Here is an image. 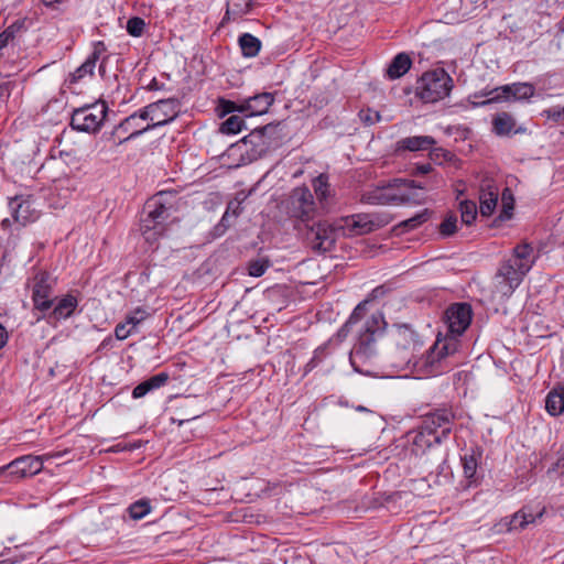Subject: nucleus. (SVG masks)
<instances>
[{"label":"nucleus","instance_id":"1","mask_svg":"<svg viewBox=\"0 0 564 564\" xmlns=\"http://www.w3.org/2000/svg\"><path fill=\"white\" fill-rule=\"evenodd\" d=\"M535 262L533 247L529 243L517 245L512 254L501 262L495 274L494 292L501 299H509L521 284L525 274Z\"/></svg>","mask_w":564,"mask_h":564},{"label":"nucleus","instance_id":"2","mask_svg":"<svg viewBox=\"0 0 564 564\" xmlns=\"http://www.w3.org/2000/svg\"><path fill=\"white\" fill-rule=\"evenodd\" d=\"M386 326L387 322L381 312L371 314L366 321L364 330L349 355L355 371L368 376L373 373V359L377 356L376 341L383 335Z\"/></svg>","mask_w":564,"mask_h":564},{"label":"nucleus","instance_id":"3","mask_svg":"<svg viewBox=\"0 0 564 564\" xmlns=\"http://www.w3.org/2000/svg\"><path fill=\"white\" fill-rule=\"evenodd\" d=\"M169 197H173L171 192H160L145 204V216L141 218L140 231L150 245L156 242L165 232V221L172 208Z\"/></svg>","mask_w":564,"mask_h":564},{"label":"nucleus","instance_id":"4","mask_svg":"<svg viewBox=\"0 0 564 564\" xmlns=\"http://www.w3.org/2000/svg\"><path fill=\"white\" fill-rule=\"evenodd\" d=\"M454 88L453 78L444 68H435L422 74L415 86V95L424 102H437L448 97Z\"/></svg>","mask_w":564,"mask_h":564},{"label":"nucleus","instance_id":"5","mask_svg":"<svg viewBox=\"0 0 564 564\" xmlns=\"http://www.w3.org/2000/svg\"><path fill=\"white\" fill-rule=\"evenodd\" d=\"M56 286V278L45 270H34L26 281V288L31 291V300L33 310L42 313L37 321L44 318L46 313L53 307L56 300L54 289Z\"/></svg>","mask_w":564,"mask_h":564},{"label":"nucleus","instance_id":"6","mask_svg":"<svg viewBox=\"0 0 564 564\" xmlns=\"http://www.w3.org/2000/svg\"><path fill=\"white\" fill-rule=\"evenodd\" d=\"M285 210L290 218L308 225L315 219L316 204L314 195L307 186L293 188L285 202Z\"/></svg>","mask_w":564,"mask_h":564},{"label":"nucleus","instance_id":"7","mask_svg":"<svg viewBox=\"0 0 564 564\" xmlns=\"http://www.w3.org/2000/svg\"><path fill=\"white\" fill-rule=\"evenodd\" d=\"M107 112L108 106L105 101L74 109L70 117V127L77 131L95 133L100 129Z\"/></svg>","mask_w":564,"mask_h":564},{"label":"nucleus","instance_id":"8","mask_svg":"<svg viewBox=\"0 0 564 564\" xmlns=\"http://www.w3.org/2000/svg\"><path fill=\"white\" fill-rule=\"evenodd\" d=\"M306 229V239L311 248L317 252H327L334 248L335 241L340 231L338 224H329L328 221H312L304 225Z\"/></svg>","mask_w":564,"mask_h":564},{"label":"nucleus","instance_id":"9","mask_svg":"<svg viewBox=\"0 0 564 564\" xmlns=\"http://www.w3.org/2000/svg\"><path fill=\"white\" fill-rule=\"evenodd\" d=\"M43 468L41 456L24 455L15 458L8 465L0 467V475L6 474L10 481L39 474Z\"/></svg>","mask_w":564,"mask_h":564},{"label":"nucleus","instance_id":"10","mask_svg":"<svg viewBox=\"0 0 564 564\" xmlns=\"http://www.w3.org/2000/svg\"><path fill=\"white\" fill-rule=\"evenodd\" d=\"M455 414L451 409H438L424 416L421 427L444 441L452 432Z\"/></svg>","mask_w":564,"mask_h":564},{"label":"nucleus","instance_id":"11","mask_svg":"<svg viewBox=\"0 0 564 564\" xmlns=\"http://www.w3.org/2000/svg\"><path fill=\"white\" fill-rule=\"evenodd\" d=\"M448 332L453 336H460L468 328L473 318L471 306L468 303L452 304L445 312Z\"/></svg>","mask_w":564,"mask_h":564},{"label":"nucleus","instance_id":"12","mask_svg":"<svg viewBox=\"0 0 564 564\" xmlns=\"http://www.w3.org/2000/svg\"><path fill=\"white\" fill-rule=\"evenodd\" d=\"M338 228L343 236H361L376 230L379 225L369 214H355L341 218Z\"/></svg>","mask_w":564,"mask_h":564},{"label":"nucleus","instance_id":"13","mask_svg":"<svg viewBox=\"0 0 564 564\" xmlns=\"http://www.w3.org/2000/svg\"><path fill=\"white\" fill-rule=\"evenodd\" d=\"M9 207L14 223L21 226L34 223L40 217V210L35 207V202L30 195H18L11 198Z\"/></svg>","mask_w":564,"mask_h":564},{"label":"nucleus","instance_id":"14","mask_svg":"<svg viewBox=\"0 0 564 564\" xmlns=\"http://www.w3.org/2000/svg\"><path fill=\"white\" fill-rule=\"evenodd\" d=\"M276 126L274 123H269L263 127H259L253 129L249 134L242 138L241 142L245 145H250V155L252 158H260L265 154L270 148H272V142L265 140L267 132H275Z\"/></svg>","mask_w":564,"mask_h":564},{"label":"nucleus","instance_id":"15","mask_svg":"<svg viewBox=\"0 0 564 564\" xmlns=\"http://www.w3.org/2000/svg\"><path fill=\"white\" fill-rule=\"evenodd\" d=\"M180 101L176 98L161 99L151 102L154 108V117H151V126L153 129L163 127L172 122L180 112Z\"/></svg>","mask_w":564,"mask_h":564},{"label":"nucleus","instance_id":"16","mask_svg":"<svg viewBox=\"0 0 564 564\" xmlns=\"http://www.w3.org/2000/svg\"><path fill=\"white\" fill-rule=\"evenodd\" d=\"M153 130L150 122L141 124L138 122L135 115L124 118L112 131V135L118 137V144H122L129 140L135 139L143 133Z\"/></svg>","mask_w":564,"mask_h":564},{"label":"nucleus","instance_id":"17","mask_svg":"<svg viewBox=\"0 0 564 564\" xmlns=\"http://www.w3.org/2000/svg\"><path fill=\"white\" fill-rule=\"evenodd\" d=\"M482 458V449L479 446H471L465 449L460 456L464 476L468 480V485H477L481 479V475L478 473L479 463Z\"/></svg>","mask_w":564,"mask_h":564},{"label":"nucleus","instance_id":"18","mask_svg":"<svg viewBox=\"0 0 564 564\" xmlns=\"http://www.w3.org/2000/svg\"><path fill=\"white\" fill-rule=\"evenodd\" d=\"M491 131L498 137H510L511 134H523L527 128L517 126L514 117L507 111L497 112L491 120Z\"/></svg>","mask_w":564,"mask_h":564},{"label":"nucleus","instance_id":"19","mask_svg":"<svg viewBox=\"0 0 564 564\" xmlns=\"http://www.w3.org/2000/svg\"><path fill=\"white\" fill-rule=\"evenodd\" d=\"M544 513V508L539 506H523L517 511L509 521V531H521L528 528L529 524L535 523L541 519Z\"/></svg>","mask_w":564,"mask_h":564},{"label":"nucleus","instance_id":"20","mask_svg":"<svg viewBox=\"0 0 564 564\" xmlns=\"http://www.w3.org/2000/svg\"><path fill=\"white\" fill-rule=\"evenodd\" d=\"M274 100V94L268 91L259 93L251 97L245 98V116L253 117L267 113L269 108L273 105Z\"/></svg>","mask_w":564,"mask_h":564},{"label":"nucleus","instance_id":"21","mask_svg":"<svg viewBox=\"0 0 564 564\" xmlns=\"http://www.w3.org/2000/svg\"><path fill=\"white\" fill-rule=\"evenodd\" d=\"M254 6V0H227L226 11L220 25L224 26L229 22L242 21L247 14L251 13Z\"/></svg>","mask_w":564,"mask_h":564},{"label":"nucleus","instance_id":"22","mask_svg":"<svg viewBox=\"0 0 564 564\" xmlns=\"http://www.w3.org/2000/svg\"><path fill=\"white\" fill-rule=\"evenodd\" d=\"M411 175L413 176H422V175H431L427 181L424 182H415L410 181L409 186L420 189H432L438 188L444 184V180L438 174L434 173V169L430 163L416 164L411 170Z\"/></svg>","mask_w":564,"mask_h":564},{"label":"nucleus","instance_id":"23","mask_svg":"<svg viewBox=\"0 0 564 564\" xmlns=\"http://www.w3.org/2000/svg\"><path fill=\"white\" fill-rule=\"evenodd\" d=\"M106 45L99 41L95 44L94 51L87 57V59L70 74V83H77L86 76H93L96 63L100 58V55L106 52Z\"/></svg>","mask_w":564,"mask_h":564},{"label":"nucleus","instance_id":"24","mask_svg":"<svg viewBox=\"0 0 564 564\" xmlns=\"http://www.w3.org/2000/svg\"><path fill=\"white\" fill-rule=\"evenodd\" d=\"M78 305V300L72 294H66L57 301L55 306L51 308L44 318L48 322H59L72 316Z\"/></svg>","mask_w":564,"mask_h":564},{"label":"nucleus","instance_id":"25","mask_svg":"<svg viewBox=\"0 0 564 564\" xmlns=\"http://www.w3.org/2000/svg\"><path fill=\"white\" fill-rule=\"evenodd\" d=\"M499 91L503 94V101H521L533 97L535 88L531 83H513L499 86Z\"/></svg>","mask_w":564,"mask_h":564},{"label":"nucleus","instance_id":"26","mask_svg":"<svg viewBox=\"0 0 564 564\" xmlns=\"http://www.w3.org/2000/svg\"><path fill=\"white\" fill-rule=\"evenodd\" d=\"M393 340L398 348L402 350L414 349L417 345V334L409 324L393 325Z\"/></svg>","mask_w":564,"mask_h":564},{"label":"nucleus","instance_id":"27","mask_svg":"<svg viewBox=\"0 0 564 564\" xmlns=\"http://www.w3.org/2000/svg\"><path fill=\"white\" fill-rule=\"evenodd\" d=\"M436 144V140L431 135H412L402 138L397 142V151H426Z\"/></svg>","mask_w":564,"mask_h":564},{"label":"nucleus","instance_id":"28","mask_svg":"<svg viewBox=\"0 0 564 564\" xmlns=\"http://www.w3.org/2000/svg\"><path fill=\"white\" fill-rule=\"evenodd\" d=\"M442 442L440 436H434L420 426L412 437L411 453L415 456L423 455L427 448L440 445Z\"/></svg>","mask_w":564,"mask_h":564},{"label":"nucleus","instance_id":"29","mask_svg":"<svg viewBox=\"0 0 564 564\" xmlns=\"http://www.w3.org/2000/svg\"><path fill=\"white\" fill-rule=\"evenodd\" d=\"M169 373L166 372H160L150 377L149 379L140 382L137 387H134L132 390V398H142L149 392L165 386L169 381Z\"/></svg>","mask_w":564,"mask_h":564},{"label":"nucleus","instance_id":"30","mask_svg":"<svg viewBox=\"0 0 564 564\" xmlns=\"http://www.w3.org/2000/svg\"><path fill=\"white\" fill-rule=\"evenodd\" d=\"M498 188L494 185H487L480 188L479 210L481 216L488 217L494 213L498 203Z\"/></svg>","mask_w":564,"mask_h":564},{"label":"nucleus","instance_id":"31","mask_svg":"<svg viewBox=\"0 0 564 564\" xmlns=\"http://www.w3.org/2000/svg\"><path fill=\"white\" fill-rule=\"evenodd\" d=\"M545 410L552 416H557L564 412V387L553 388L545 398Z\"/></svg>","mask_w":564,"mask_h":564},{"label":"nucleus","instance_id":"32","mask_svg":"<svg viewBox=\"0 0 564 564\" xmlns=\"http://www.w3.org/2000/svg\"><path fill=\"white\" fill-rule=\"evenodd\" d=\"M412 61L405 53H399L390 63L387 75L390 79H397L403 76L411 67Z\"/></svg>","mask_w":564,"mask_h":564},{"label":"nucleus","instance_id":"33","mask_svg":"<svg viewBox=\"0 0 564 564\" xmlns=\"http://www.w3.org/2000/svg\"><path fill=\"white\" fill-rule=\"evenodd\" d=\"M238 45L245 57H256L262 46L261 41L251 33H242L238 37Z\"/></svg>","mask_w":564,"mask_h":564},{"label":"nucleus","instance_id":"34","mask_svg":"<svg viewBox=\"0 0 564 564\" xmlns=\"http://www.w3.org/2000/svg\"><path fill=\"white\" fill-rule=\"evenodd\" d=\"M25 19H18L0 33V51L3 50L15 36L26 31Z\"/></svg>","mask_w":564,"mask_h":564},{"label":"nucleus","instance_id":"35","mask_svg":"<svg viewBox=\"0 0 564 564\" xmlns=\"http://www.w3.org/2000/svg\"><path fill=\"white\" fill-rule=\"evenodd\" d=\"M367 200L370 204L390 205L403 202L404 198L394 194H390L384 188H378L368 194Z\"/></svg>","mask_w":564,"mask_h":564},{"label":"nucleus","instance_id":"36","mask_svg":"<svg viewBox=\"0 0 564 564\" xmlns=\"http://www.w3.org/2000/svg\"><path fill=\"white\" fill-rule=\"evenodd\" d=\"M312 185L319 203H327L328 198L332 196L328 176L325 174H319L313 180Z\"/></svg>","mask_w":564,"mask_h":564},{"label":"nucleus","instance_id":"37","mask_svg":"<svg viewBox=\"0 0 564 564\" xmlns=\"http://www.w3.org/2000/svg\"><path fill=\"white\" fill-rule=\"evenodd\" d=\"M429 151L430 160L437 165H443L445 163H455L458 161L454 153H452L448 150H445L444 148L433 145L432 148L429 149Z\"/></svg>","mask_w":564,"mask_h":564},{"label":"nucleus","instance_id":"38","mask_svg":"<svg viewBox=\"0 0 564 564\" xmlns=\"http://www.w3.org/2000/svg\"><path fill=\"white\" fill-rule=\"evenodd\" d=\"M462 223L470 226L477 218L478 209L474 200L464 199L459 203Z\"/></svg>","mask_w":564,"mask_h":564},{"label":"nucleus","instance_id":"39","mask_svg":"<svg viewBox=\"0 0 564 564\" xmlns=\"http://www.w3.org/2000/svg\"><path fill=\"white\" fill-rule=\"evenodd\" d=\"M245 128V120L238 115H231L220 124L219 130L224 134H236Z\"/></svg>","mask_w":564,"mask_h":564},{"label":"nucleus","instance_id":"40","mask_svg":"<svg viewBox=\"0 0 564 564\" xmlns=\"http://www.w3.org/2000/svg\"><path fill=\"white\" fill-rule=\"evenodd\" d=\"M151 511L150 500L149 499H140L133 503H131L128 508V513L133 520H141Z\"/></svg>","mask_w":564,"mask_h":564},{"label":"nucleus","instance_id":"41","mask_svg":"<svg viewBox=\"0 0 564 564\" xmlns=\"http://www.w3.org/2000/svg\"><path fill=\"white\" fill-rule=\"evenodd\" d=\"M457 216L454 213H448L444 220L440 224V235L443 238L453 236L457 231Z\"/></svg>","mask_w":564,"mask_h":564},{"label":"nucleus","instance_id":"42","mask_svg":"<svg viewBox=\"0 0 564 564\" xmlns=\"http://www.w3.org/2000/svg\"><path fill=\"white\" fill-rule=\"evenodd\" d=\"M501 95H503V94L499 91V87H496V88L489 89V90L484 89V90L475 94L474 97L475 98L486 97L487 99L479 101V102H475V106L484 107V106L490 105L492 102H501V101H503V97Z\"/></svg>","mask_w":564,"mask_h":564},{"label":"nucleus","instance_id":"43","mask_svg":"<svg viewBox=\"0 0 564 564\" xmlns=\"http://www.w3.org/2000/svg\"><path fill=\"white\" fill-rule=\"evenodd\" d=\"M150 316V313L139 306V307H135L133 311L129 312L126 317H124V321L127 322V324L130 325V327L135 330L137 326L140 325L143 321H145L148 317Z\"/></svg>","mask_w":564,"mask_h":564},{"label":"nucleus","instance_id":"44","mask_svg":"<svg viewBox=\"0 0 564 564\" xmlns=\"http://www.w3.org/2000/svg\"><path fill=\"white\" fill-rule=\"evenodd\" d=\"M430 218V212L429 209H424L413 217L402 221L399 226L403 227L405 230H412L427 221Z\"/></svg>","mask_w":564,"mask_h":564},{"label":"nucleus","instance_id":"45","mask_svg":"<svg viewBox=\"0 0 564 564\" xmlns=\"http://www.w3.org/2000/svg\"><path fill=\"white\" fill-rule=\"evenodd\" d=\"M220 116H226L234 112H239L245 115V106L243 99L241 100H225L220 99Z\"/></svg>","mask_w":564,"mask_h":564},{"label":"nucleus","instance_id":"46","mask_svg":"<svg viewBox=\"0 0 564 564\" xmlns=\"http://www.w3.org/2000/svg\"><path fill=\"white\" fill-rule=\"evenodd\" d=\"M270 262L267 259H256L248 263V273L251 276L259 278L265 273Z\"/></svg>","mask_w":564,"mask_h":564},{"label":"nucleus","instance_id":"47","mask_svg":"<svg viewBox=\"0 0 564 564\" xmlns=\"http://www.w3.org/2000/svg\"><path fill=\"white\" fill-rule=\"evenodd\" d=\"M144 26H145L144 20L139 17L130 18L127 21V32L131 36H135V37L141 36L144 31Z\"/></svg>","mask_w":564,"mask_h":564},{"label":"nucleus","instance_id":"48","mask_svg":"<svg viewBox=\"0 0 564 564\" xmlns=\"http://www.w3.org/2000/svg\"><path fill=\"white\" fill-rule=\"evenodd\" d=\"M246 199L243 193L237 194V196L227 204L226 213H229L230 217L237 218L242 210V203Z\"/></svg>","mask_w":564,"mask_h":564},{"label":"nucleus","instance_id":"49","mask_svg":"<svg viewBox=\"0 0 564 564\" xmlns=\"http://www.w3.org/2000/svg\"><path fill=\"white\" fill-rule=\"evenodd\" d=\"M435 348L437 349L438 359H442L453 355L456 351L457 343L455 340H446L442 346H440V343H437Z\"/></svg>","mask_w":564,"mask_h":564},{"label":"nucleus","instance_id":"50","mask_svg":"<svg viewBox=\"0 0 564 564\" xmlns=\"http://www.w3.org/2000/svg\"><path fill=\"white\" fill-rule=\"evenodd\" d=\"M359 118L365 124L371 126L377 123L381 116L378 111L368 108L359 111Z\"/></svg>","mask_w":564,"mask_h":564},{"label":"nucleus","instance_id":"51","mask_svg":"<svg viewBox=\"0 0 564 564\" xmlns=\"http://www.w3.org/2000/svg\"><path fill=\"white\" fill-rule=\"evenodd\" d=\"M326 347H318L315 351L313 357L307 361V364L304 367V375H307L311 372L314 368L317 367V365L322 361L324 351Z\"/></svg>","mask_w":564,"mask_h":564},{"label":"nucleus","instance_id":"52","mask_svg":"<svg viewBox=\"0 0 564 564\" xmlns=\"http://www.w3.org/2000/svg\"><path fill=\"white\" fill-rule=\"evenodd\" d=\"M133 333L134 330L130 327L129 324H127L126 321L117 324L115 327V336L119 340H124Z\"/></svg>","mask_w":564,"mask_h":564},{"label":"nucleus","instance_id":"53","mask_svg":"<svg viewBox=\"0 0 564 564\" xmlns=\"http://www.w3.org/2000/svg\"><path fill=\"white\" fill-rule=\"evenodd\" d=\"M368 304V300H365L360 302L350 314L349 318L347 319L349 323L355 325L358 323L366 314V305Z\"/></svg>","mask_w":564,"mask_h":564},{"label":"nucleus","instance_id":"54","mask_svg":"<svg viewBox=\"0 0 564 564\" xmlns=\"http://www.w3.org/2000/svg\"><path fill=\"white\" fill-rule=\"evenodd\" d=\"M132 115L137 116L139 123L144 124L143 123L144 121H148V120L151 121V117H154V108H152L151 104H149L148 106L133 112Z\"/></svg>","mask_w":564,"mask_h":564},{"label":"nucleus","instance_id":"55","mask_svg":"<svg viewBox=\"0 0 564 564\" xmlns=\"http://www.w3.org/2000/svg\"><path fill=\"white\" fill-rule=\"evenodd\" d=\"M549 119H552L554 121H562L563 120V113L562 108L560 107H552L544 111Z\"/></svg>","mask_w":564,"mask_h":564},{"label":"nucleus","instance_id":"56","mask_svg":"<svg viewBox=\"0 0 564 564\" xmlns=\"http://www.w3.org/2000/svg\"><path fill=\"white\" fill-rule=\"evenodd\" d=\"M231 219H232V217H230L229 213L225 212V214L223 215L220 223L217 225L216 229H219L221 227L223 228L221 231H225L228 227L231 226Z\"/></svg>","mask_w":564,"mask_h":564},{"label":"nucleus","instance_id":"57","mask_svg":"<svg viewBox=\"0 0 564 564\" xmlns=\"http://www.w3.org/2000/svg\"><path fill=\"white\" fill-rule=\"evenodd\" d=\"M276 126L275 132H267L265 133V140L272 142V147L278 143V141L281 139V135L279 133V126L280 123H274Z\"/></svg>","mask_w":564,"mask_h":564},{"label":"nucleus","instance_id":"58","mask_svg":"<svg viewBox=\"0 0 564 564\" xmlns=\"http://www.w3.org/2000/svg\"><path fill=\"white\" fill-rule=\"evenodd\" d=\"M8 339H9L8 330L6 329L4 326H2L0 324V349H2L7 345Z\"/></svg>","mask_w":564,"mask_h":564},{"label":"nucleus","instance_id":"59","mask_svg":"<svg viewBox=\"0 0 564 564\" xmlns=\"http://www.w3.org/2000/svg\"><path fill=\"white\" fill-rule=\"evenodd\" d=\"M350 326H352V324L347 321L338 330L337 336L345 338L350 330Z\"/></svg>","mask_w":564,"mask_h":564},{"label":"nucleus","instance_id":"60","mask_svg":"<svg viewBox=\"0 0 564 564\" xmlns=\"http://www.w3.org/2000/svg\"><path fill=\"white\" fill-rule=\"evenodd\" d=\"M384 294H386V288L383 285H380V286L375 288L370 295L372 299H378V297L383 296Z\"/></svg>","mask_w":564,"mask_h":564},{"label":"nucleus","instance_id":"61","mask_svg":"<svg viewBox=\"0 0 564 564\" xmlns=\"http://www.w3.org/2000/svg\"><path fill=\"white\" fill-rule=\"evenodd\" d=\"M162 84H160L155 78H153L150 84L148 85L149 90H159L161 89Z\"/></svg>","mask_w":564,"mask_h":564},{"label":"nucleus","instance_id":"62","mask_svg":"<svg viewBox=\"0 0 564 564\" xmlns=\"http://www.w3.org/2000/svg\"><path fill=\"white\" fill-rule=\"evenodd\" d=\"M557 470L562 476H564V455L557 462Z\"/></svg>","mask_w":564,"mask_h":564},{"label":"nucleus","instance_id":"63","mask_svg":"<svg viewBox=\"0 0 564 564\" xmlns=\"http://www.w3.org/2000/svg\"><path fill=\"white\" fill-rule=\"evenodd\" d=\"M61 0H42V3L45 7H53L55 3L59 2Z\"/></svg>","mask_w":564,"mask_h":564},{"label":"nucleus","instance_id":"64","mask_svg":"<svg viewBox=\"0 0 564 564\" xmlns=\"http://www.w3.org/2000/svg\"><path fill=\"white\" fill-rule=\"evenodd\" d=\"M20 560L14 557V558H9V560H4L3 562L8 563V564H14L17 562H19Z\"/></svg>","mask_w":564,"mask_h":564}]
</instances>
